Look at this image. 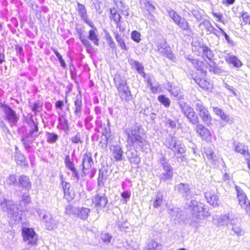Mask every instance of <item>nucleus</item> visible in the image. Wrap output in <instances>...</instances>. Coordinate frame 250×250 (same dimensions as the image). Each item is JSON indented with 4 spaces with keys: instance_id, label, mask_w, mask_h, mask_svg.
<instances>
[{
    "instance_id": "nucleus-1",
    "label": "nucleus",
    "mask_w": 250,
    "mask_h": 250,
    "mask_svg": "<svg viewBox=\"0 0 250 250\" xmlns=\"http://www.w3.org/2000/svg\"><path fill=\"white\" fill-rule=\"evenodd\" d=\"M29 129L21 137V142L25 150L29 152L30 149L34 146V144L38 145L35 141L36 138L41 134L39 131L38 123L35 122L31 119L28 123Z\"/></svg>"
},
{
    "instance_id": "nucleus-2",
    "label": "nucleus",
    "mask_w": 250,
    "mask_h": 250,
    "mask_svg": "<svg viewBox=\"0 0 250 250\" xmlns=\"http://www.w3.org/2000/svg\"><path fill=\"white\" fill-rule=\"evenodd\" d=\"M124 132L127 136L128 143L133 146H139L142 148L147 144V142L142 136L143 129L141 126L135 125L131 128L126 127L124 129Z\"/></svg>"
},
{
    "instance_id": "nucleus-3",
    "label": "nucleus",
    "mask_w": 250,
    "mask_h": 250,
    "mask_svg": "<svg viewBox=\"0 0 250 250\" xmlns=\"http://www.w3.org/2000/svg\"><path fill=\"white\" fill-rule=\"evenodd\" d=\"M114 82L120 97L126 101L130 100L131 99L130 91L125 79L119 74H116L114 76Z\"/></svg>"
},
{
    "instance_id": "nucleus-4",
    "label": "nucleus",
    "mask_w": 250,
    "mask_h": 250,
    "mask_svg": "<svg viewBox=\"0 0 250 250\" xmlns=\"http://www.w3.org/2000/svg\"><path fill=\"white\" fill-rule=\"evenodd\" d=\"M186 204L192 208V214L193 218L201 220L210 216L208 208L203 204L194 200H191L189 203L187 202Z\"/></svg>"
},
{
    "instance_id": "nucleus-5",
    "label": "nucleus",
    "mask_w": 250,
    "mask_h": 250,
    "mask_svg": "<svg viewBox=\"0 0 250 250\" xmlns=\"http://www.w3.org/2000/svg\"><path fill=\"white\" fill-rule=\"evenodd\" d=\"M164 145L172 150L174 154L183 153L185 151V146L179 139L170 134L166 138Z\"/></svg>"
},
{
    "instance_id": "nucleus-6",
    "label": "nucleus",
    "mask_w": 250,
    "mask_h": 250,
    "mask_svg": "<svg viewBox=\"0 0 250 250\" xmlns=\"http://www.w3.org/2000/svg\"><path fill=\"white\" fill-rule=\"evenodd\" d=\"M193 105L196 110L198 112L199 116L202 119L203 122L207 125H210L212 118L208 109L204 105L203 102L199 100H195L193 101Z\"/></svg>"
},
{
    "instance_id": "nucleus-7",
    "label": "nucleus",
    "mask_w": 250,
    "mask_h": 250,
    "mask_svg": "<svg viewBox=\"0 0 250 250\" xmlns=\"http://www.w3.org/2000/svg\"><path fill=\"white\" fill-rule=\"evenodd\" d=\"M0 107L4 114V120L11 126L16 125L19 120V117L16 112L6 104H1Z\"/></svg>"
},
{
    "instance_id": "nucleus-8",
    "label": "nucleus",
    "mask_w": 250,
    "mask_h": 250,
    "mask_svg": "<svg viewBox=\"0 0 250 250\" xmlns=\"http://www.w3.org/2000/svg\"><path fill=\"white\" fill-rule=\"evenodd\" d=\"M237 199L239 205L244 208L250 216V203L243 190L239 186H235Z\"/></svg>"
},
{
    "instance_id": "nucleus-9",
    "label": "nucleus",
    "mask_w": 250,
    "mask_h": 250,
    "mask_svg": "<svg viewBox=\"0 0 250 250\" xmlns=\"http://www.w3.org/2000/svg\"><path fill=\"white\" fill-rule=\"evenodd\" d=\"M23 241L28 245L34 246L37 244L38 235L32 228L24 227L22 229Z\"/></svg>"
},
{
    "instance_id": "nucleus-10",
    "label": "nucleus",
    "mask_w": 250,
    "mask_h": 250,
    "mask_svg": "<svg viewBox=\"0 0 250 250\" xmlns=\"http://www.w3.org/2000/svg\"><path fill=\"white\" fill-rule=\"evenodd\" d=\"M93 165L94 162L91 154L90 153L85 154L83 156L82 164L81 165L83 171L82 176L83 177L86 176L89 173Z\"/></svg>"
},
{
    "instance_id": "nucleus-11",
    "label": "nucleus",
    "mask_w": 250,
    "mask_h": 250,
    "mask_svg": "<svg viewBox=\"0 0 250 250\" xmlns=\"http://www.w3.org/2000/svg\"><path fill=\"white\" fill-rule=\"evenodd\" d=\"M157 48L158 51L163 56L166 57L173 62L175 61L176 58L174 57L171 48L168 46L166 42L163 41L158 43Z\"/></svg>"
},
{
    "instance_id": "nucleus-12",
    "label": "nucleus",
    "mask_w": 250,
    "mask_h": 250,
    "mask_svg": "<svg viewBox=\"0 0 250 250\" xmlns=\"http://www.w3.org/2000/svg\"><path fill=\"white\" fill-rule=\"evenodd\" d=\"M205 197L207 202L213 207H217L220 204L219 195L216 190L209 189L205 192Z\"/></svg>"
},
{
    "instance_id": "nucleus-13",
    "label": "nucleus",
    "mask_w": 250,
    "mask_h": 250,
    "mask_svg": "<svg viewBox=\"0 0 250 250\" xmlns=\"http://www.w3.org/2000/svg\"><path fill=\"white\" fill-rule=\"evenodd\" d=\"M174 189L187 200L191 194V188L188 184L180 183L176 184L174 186Z\"/></svg>"
},
{
    "instance_id": "nucleus-14",
    "label": "nucleus",
    "mask_w": 250,
    "mask_h": 250,
    "mask_svg": "<svg viewBox=\"0 0 250 250\" xmlns=\"http://www.w3.org/2000/svg\"><path fill=\"white\" fill-rule=\"evenodd\" d=\"M92 203L98 209L99 208H104L107 203L108 200L104 194H99L95 195L92 199Z\"/></svg>"
},
{
    "instance_id": "nucleus-15",
    "label": "nucleus",
    "mask_w": 250,
    "mask_h": 250,
    "mask_svg": "<svg viewBox=\"0 0 250 250\" xmlns=\"http://www.w3.org/2000/svg\"><path fill=\"white\" fill-rule=\"evenodd\" d=\"M42 221L44 224L47 229L51 230L56 227L58 222L54 220L50 213H46L43 215Z\"/></svg>"
},
{
    "instance_id": "nucleus-16",
    "label": "nucleus",
    "mask_w": 250,
    "mask_h": 250,
    "mask_svg": "<svg viewBox=\"0 0 250 250\" xmlns=\"http://www.w3.org/2000/svg\"><path fill=\"white\" fill-rule=\"evenodd\" d=\"M77 10L79 15L81 16V19L86 23H87L91 28L94 26L92 21L88 19V15L87 14L86 9L84 5L78 3Z\"/></svg>"
},
{
    "instance_id": "nucleus-17",
    "label": "nucleus",
    "mask_w": 250,
    "mask_h": 250,
    "mask_svg": "<svg viewBox=\"0 0 250 250\" xmlns=\"http://www.w3.org/2000/svg\"><path fill=\"white\" fill-rule=\"evenodd\" d=\"M127 158L129 162L134 165H138L140 162V158L137 154V151L135 149H130L126 152Z\"/></svg>"
},
{
    "instance_id": "nucleus-18",
    "label": "nucleus",
    "mask_w": 250,
    "mask_h": 250,
    "mask_svg": "<svg viewBox=\"0 0 250 250\" xmlns=\"http://www.w3.org/2000/svg\"><path fill=\"white\" fill-rule=\"evenodd\" d=\"M17 185L27 190L31 188V182L29 177L24 175H21L20 177L17 182Z\"/></svg>"
},
{
    "instance_id": "nucleus-19",
    "label": "nucleus",
    "mask_w": 250,
    "mask_h": 250,
    "mask_svg": "<svg viewBox=\"0 0 250 250\" xmlns=\"http://www.w3.org/2000/svg\"><path fill=\"white\" fill-rule=\"evenodd\" d=\"M62 186L64 193V197L68 200L73 198V194L69 191L70 184L63 181L62 175L60 176Z\"/></svg>"
},
{
    "instance_id": "nucleus-20",
    "label": "nucleus",
    "mask_w": 250,
    "mask_h": 250,
    "mask_svg": "<svg viewBox=\"0 0 250 250\" xmlns=\"http://www.w3.org/2000/svg\"><path fill=\"white\" fill-rule=\"evenodd\" d=\"M163 246L162 244L153 240L151 239L147 242L143 250H162Z\"/></svg>"
},
{
    "instance_id": "nucleus-21",
    "label": "nucleus",
    "mask_w": 250,
    "mask_h": 250,
    "mask_svg": "<svg viewBox=\"0 0 250 250\" xmlns=\"http://www.w3.org/2000/svg\"><path fill=\"white\" fill-rule=\"evenodd\" d=\"M163 169L164 171L159 175L160 180L166 182L171 180L173 174V167L166 168Z\"/></svg>"
},
{
    "instance_id": "nucleus-22",
    "label": "nucleus",
    "mask_w": 250,
    "mask_h": 250,
    "mask_svg": "<svg viewBox=\"0 0 250 250\" xmlns=\"http://www.w3.org/2000/svg\"><path fill=\"white\" fill-rule=\"evenodd\" d=\"M108 176V171L106 168H103L99 169L98 179V187H103L104 186V182L107 179Z\"/></svg>"
},
{
    "instance_id": "nucleus-23",
    "label": "nucleus",
    "mask_w": 250,
    "mask_h": 250,
    "mask_svg": "<svg viewBox=\"0 0 250 250\" xmlns=\"http://www.w3.org/2000/svg\"><path fill=\"white\" fill-rule=\"evenodd\" d=\"M225 59L228 63L233 64L235 67H240L242 65V62L235 56L227 54Z\"/></svg>"
},
{
    "instance_id": "nucleus-24",
    "label": "nucleus",
    "mask_w": 250,
    "mask_h": 250,
    "mask_svg": "<svg viewBox=\"0 0 250 250\" xmlns=\"http://www.w3.org/2000/svg\"><path fill=\"white\" fill-rule=\"evenodd\" d=\"M112 156L116 161L123 160V150L119 146H113L111 147Z\"/></svg>"
},
{
    "instance_id": "nucleus-25",
    "label": "nucleus",
    "mask_w": 250,
    "mask_h": 250,
    "mask_svg": "<svg viewBox=\"0 0 250 250\" xmlns=\"http://www.w3.org/2000/svg\"><path fill=\"white\" fill-rule=\"evenodd\" d=\"M235 216L232 213H228L227 215H223L220 216L217 219V223L218 225L223 226L228 225V223L231 224V219H234Z\"/></svg>"
},
{
    "instance_id": "nucleus-26",
    "label": "nucleus",
    "mask_w": 250,
    "mask_h": 250,
    "mask_svg": "<svg viewBox=\"0 0 250 250\" xmlns=\"http://www.w3.org/2000/svg\"><path fill=\"white\" fill-rule=\"evenodd\" d=\"M199 49L202 52V57H206V58L209 61H213V57L214 54L212 51L205 44L199 45Z\"/></svg>"
},
{
    "instance_id": "nucleus-27",
    "label": "nucleus",
    "mask_w": 250,
    "mask_h": 250,
    "mask_svg": "<svg viewBox=\"0 0 250 250\" xmlns=\"http://www.w3.org/2000/svg\"><path fill=\"white\" fill-rule=\"evenodd\" d=\"M178 104L181 112L185 116L194 110L189 104L184 101L179 102Z\"/></svg>"
},
{
    "instance_id": "nucleus-28",
    "label": "nucleus",
    "mask_w": 250,
    "mask_h": 250,
    "mask_svg": "<svg viewBox=\"0 0 250 250\" xmlns=\"http://www.w3.org/2000/svg\"><path fill=\"white\" fill-rule=\"evenodd\" d=\"M239 223V219L235 217L234 219H231V225L232 226L231 230L238 236H241L242 234V230L239 225L237 223Z\"/></svg>"
},
{
    "instance_id": "nucleus-29",
    "label": "nucleus",
    "mask_w": 250,
    "mask_h": 250,
    "mask_svg": "<svg viewBox=\"0 0 250 250\" xmlns=\"http://www.w3.org/2000/svg\"><path fill=\"white\" fill-rule=\"evenodd\" d=\"M129 62L131 65L135 67L139 73L141 74L143 77H145L146 74L144 71V67L141 63L132 59H129Z\"/></svg>"
},
{
    "instance_id": "nucleus-30",
    "label": "nucleus",
    "mask_w": 250,
    "mask_h": 250,
    "mask_svg": "<svg viewBox=\"0 0 250 250\" xmlns=\"http://www.w3.org/2000/svg\"><path fill=\"white\" fill-rule=\"evenodd\" d=\"M90 209L86 208H78L76 216L80 218L81 219L85 220L87 218Z\"/></svg>"
},
{
    "instance_id": "nucleus-31",
    "label": "nucleus",
    "mask_w": 250,
    "mask_h": 250,
    "mask_svg": "<svg viewBox=\"0 0 250 250\" xmlns=\"http://www.w3.org/2000/svg\"><path fill=\"white\" fill-rule=\"evenodd\" d=\"M92 28L94 29L90 30L89 31L88 38L95 45L98 46L99 45V40L96 32L97 29L94 26Z\"/></svg>"
},
{
    "instance_id": "nucleus-32",
    "label": "nucleus",
    "mask_w": 250,
    "mask_h": 250,
    "mask_svg": "<svg viewBox=\"0 0 250 250\" xmlns=\"http://www.w3.org/2000/svg\"><path fill=\"white\" fill-rule=\"evenodd\" d=\"M169 91L173 96L177 97L179 100H181L184 99V96L182 94L181 89L179 87L171 86Z\"/></svg>"
},
{
    "instance_id": "nucleus-33",
    "label": "nucleus",
    "mask_w": 250,
    "mask_h": 250,
    "mask_svg": "<svg viewBox=\"0 0 250 250\" xmlns=\"http://www.w3.org/2000/svg\"><path fill=\"white\" fill-rule=\"evenodd\" d=\"M196 132L201 136L208 137L210 135L209 130L202 124H198L196 126Z\"/></svg>"
},
{
    "instance_id": "nucleus-34",
    "label": "nucleus",
    "mask_w": 250,
    "mask_h": 250,
    "mask_svg": "<svg viewBox=\"0 0 250 250\" xmlns=\"http://www.w3.org/2000/svg\"><path fill=\"white\" fill-rule=\"evenodd\" d=\"M14 158L18 165H27L26 158L21 153V152L16 151L15 153Z\"/></svg>"
},
{
    "instance_id": "nucleus-35",
    "label": "nucleus",
    "mask_w": 250,
    "mask_h": 250,
    "mask_svg": "<svg viewBox=\"0 0 250 250\" xmlns=\"http://www.w3.org/2000/svg\"><path fill=\"white\" fill-rule=\"evenodd\" d=\"M175 23L184 31H190L188 23L184 18L181 17Z\"/></svg>"
},
{
    "instance_id": "nucleus-36",
    "label": "nucleus",
    "mask_w": 250,
    "mask_h": 250,
    "mask_svg": "<svg viewBox=\"0 0 250 250\" xmlns=\"http://www.w3.org/2000/svg\"><path fill=\"white\" fill-rule=\"evenodd\" d=\"M235 150L241 154L245 155H249L248 152V147L245 146L242 143H238L235 146Z\"/></svg>"
},
{
    "instance_id": "nucleus-37",
    "label": "nucleus",
    "mask_w": 250,
    "mask_h": 250,
    "mask_svg": "<svg viewBox=\"0 0 250 250\" xmlns=\"http://www.w3.org/2000/svg\"><path fill=\"white\" fill-rule=\"evenodd\" d=\"M82 108V102L80 98H77L75 101V115L80 118L81 116V111Z\"/></svg>"
},
{
    "instance_id": "nucleus-38",
    "label": "nucleus",
    "mask_w": 250,
    "mask_h": 250,
    "mask_svg": "<svg viewBox=\"0 0 250 250\" xmlns=\"http://www.w3.org/2000/svg\"><path fill=\"white\" fill-rule=\"evenodd\" d=\"M159 163L162 167L163 169L171 167V166L169 163L168 160L165 155L161 154L159 159Z\"/></svg>"
},
{
    "instance_id": "nucleus-39",
    "label": "nucleus",
    "mask_w": 250,
    "mask_h": 250,
    "mask_svg": "<svg viewBox=\"0 0 250 250\" xmlns=\"http://www.w3.org/2000/svg\"><path fill=\"white\" fill-rule=\"evenodd\" d=\"M189 122L193 125H196L199 123V119L193 110L190 113L186 116Z\"/></svg>"
},
{
    "instance_id": "nucleus-40",
    "label": "nucleus",
    "mask_w": 250,
    "mask_h": 250,
    "mask_svg": "<svg viewBox=\"0 0 250 250\" xmlns=\"http://www.w3.org/2000/svg\"><path fill=\"white\" fill-rule=\"evenodd\" d=\"M195 81L202 88L204 89H208L209 88L210 83L207 80L200 78H196L195 79Z\"/></svg>"
},
{
    "instance_id": "nucleus-41",
    "label": "nucleus",
    "mask_w": 250,
    "mask_h": 250,
    "mask_svg": "<svg viewBox=\"0 0 250 250\" xmlns=\"http://www.w3.org/2000/svg\"><path fill=\"white\" fill-rule=\"evenodd\" d=\"M163 203V195L162 193H158L155 197L153 201V206L154 208H159Z\"/></svg>"
},
{
    "instance_id": "nucleus-42",
    "label": "nucleus",
    "mask_w": 250,
    "mask_h": 250,
    "mask_svg": "<svg viewBox=\"0 0 250 250\" xmlns=\"http://www.w3.org/2000/svg\"><path fill=\"white\" fill-rule=\"evenodd\" d=\"M47 141L49 143H55L58 139V136L54 133L47 132L46 133Z\"/></svg>"
},
{
    "instance_id": "nucleus-43",
    "label": "nucleus",
    "mask_w": 250,
    "mask_h": 250,
    "mask_svg": "<svg viewBox=\"0 0 250 250\" xmlns=\"http://www.w3.org/2000/svg\"><path fill=\"white\" fill-rule=\"evenodd\" d=\"M115 39L117 42L120 47L125 50H127L128 48L126 46L124 40L121 38V36L118 34H116Z\"/></svg>"
},
{
    "instance_id": "nucleus-44",
    "label": "nucleus",
    "mask_w": 250,
    "mask_h": 250,
    "mask_svg": "<svg viewBox=\"0 0 250 250\" xmlns=\"http://www.w3.org/2000/svg\"><path fill=\"white\" fill-rule=\"evenodd\" d=\"M167 11L169 16L171 18L175 23H176L180 19L181 17L178 15L173 9H167Z\"/></svg>"
},
{
    "instance_id": "nucleus-45",
    "label": "nucleus",
    "mask_w": 250,
    "mask_h": 250,
    "mask_svg": "<svg viewBox=\"0 0 250 250\" xmlns=\"http://www.w3.org/2000/svg\"><path fill=\"white\" fill-rule=\"evenodd\" d=\"M15 205L14 204L13 201L7 200V208H8L7 212L10 214H15L17 213V210H15Z\"/></svg>"
},
{
    "instance_id": "nucleus-46",
    "label": "nucleus",
    "mask_w": 250,
    "mask_h": 250,
    "mask_svg": "<svg viewBox=\"0 0 250 250\" xmlns=\"http://www.w3.org/2000/svg\"><path fill=\"white\" fill-rule=\"evenodd\" d=\"M159 101L163 104L165 107H168L170 104V100L165 95H160L158 98Z\"/></svg>"
},
{
    "instance_id": "nucleus-47",
    "label": "nucleus",
    "mask_w": 250,
    "mask_h": 250,
    "mask_svg": "<svg viewBox=\"0 0 250 250\" xmlns=\"http://www.w3.org/2000/svg\"><path fill=\"white\" fill-rule=\"evenodd\" d=\"M65 165L66 167L69 169L70 170L72 171L76 169L74 164L72 162L70 161V157L69 155H67L64 160Z\"/></svg>"
},
{
    "instance_id": "nucleus-48",
    "label": "nucleus",
    "mask_w": 250,
    "mask_h": 250,
    "mask_svg": "<svg viewBox=\"0 0 250 250\" xmlns=\"http://www.w3.org/2000/svg\"><path fill=\"white\" fill-rule=\"evenodd\" d=\"M78 208L72 205H68L65 208V213L69 215H74L76 216Z\"/></svg>"
},
{
    "instance_id": "nucleus-49",
    "label": "nucleus",
    "mask_w": 250,
    "mask_h": 250,
    "mask_svg": "<svg viewBox=\"0 0 250 250\" xmlns=\"http://www.w3.org/2000/svg\"><path fill=\"white\" fill-rule=\"evenodd\" d=\"M110 13L112 18L115 23L121 21V16L120 14L117 13V11L114 8L110 9Z\"/></svg>"
},
{
    "instance_id": "nucleus-50",
    "label": "nucleus",
    "mask_w": 250,
    "mask_h": 250,
    "mask_svg": "<svg viewBox=\"0 0 250 250\" xmlns=\"http://www.w3.org/2000/svg\"><path fill=\"white\" fill-rule=\"evenodd\" d=\"M185 153L186 149L185 148V151L183 153L174 154V155L176 156L177 161L179 163H183V164L184 163H186L187 158L186 156Z\"/></svg>"
},
{
    "instance_id": "nucleus-51",
    "label": "nucleus",
    "mask_w": 250,
    "mask_h": 250,
    "mask_svg": "<svg viewBox=\"0 0 250 250\" xmlns=\"http://www.w3.org/2000/svg\"><path fill=\"white\" fill-rule=\"evenodd\" d=\"M193 65L198 70H200L201 72L204 71V63L203 62L196 59L195 61H193Z\"/></svg>"
},
{
    "instance_id": "nucleus-52",
    "label": "nucleus",
    "mask_w": 250,
    "mask_h": 250,
    "mask_svg": "<svg viewBox=\"0 0 250 250\" xmlns=\"http://www.w3.org/2000/svg\"><path fill=\"white\" fill-rule=\"evenodd\" d=\"M205 153L208 159H209L211 161H215L216 156L212 150L210 149H207L205 151Z\"/></svg>"
},
{
    "instance_id": "nucleus-53",
    "label": "nucleus",
    "mask_w": 250,
    "mask_h": 250,
    "mask_svg": "<svg viewBox=\"0 0 250 250\" xmlns=\"http://www.w3.org/2000/svg\"><path fill=\"white\" fill-rule=\"evenodd\" d=\"M129 247L133 250H137L140 246V242L138 240H131L128 243Z\"/></svg>"
},
{
    "instance_id": "nucleus-54",
    "label": "nucleus",
    "mask_w": 250,
    "mask_h": 250,
    "mask_svg": "<svg viewBox=\"0 0 250 250\" xmlns=\"http://www.w3.org/2000/svg\"><path fill=\"white\" fill-rule=\"evenodd\" d=\"M58 121L60 125L63 126V127L68 128V120L63 115H61L59 117L58 119Z\"/></svg>"
},
{
    "instance_id": "nucleus-55",
    "label": "nucleus",
    "mask_w": 250,
    "mask_h": 250,
    "mask_svg": "<svg viewBox=\"0 0 250 250\" xmlns=\"http://www.w3.org/2000/svg\"><path fill=\"white\" fill-rule=\"evenodd\" d=\"M6 183L9 185H13L17 183V179L15 175L11 174L9 176L6 180Z\"/></svg>"
},
{
    "instance_id": "nucleus-56",
    "label": "nucleus",
    "mask_w": 250,
    "mask_h": 250,
    "mask_svg": "<svg viewBox=\"0 0 250 250\" xmlns=\"http://www.w3.org/2000/svg\"><path fill=\"white\" fill-rule=\"evenodd\" d=\"M140 33L137 31H133L131 33V39L136 42H140Z\"/></svg>"
},
{
    "instance_id": "nucleus-57",
    "label": "nucleus",
    "mask_w": 250,
    "mask_h": 250,
    "mask_svg": "<svg viewBox=\"0 0 250 250\" xmlns=\"http://www.w3.org/2000/svg\"><path fill=\"white\" fill-rule=\"evenodd\" d=\"M206 62L207 64V67L208 68L209 71L213 73L215 68L217 66L216 63L213 61H210V62L206 61Z\"/></svg>"
},
{
    "instance_id": "nucleus-58",
    "label": "nucleus",
    "mask_w": 250,
    "mask_h": 250,
    "mask_svg": "<svg viewBox=\"0 0 250 250\" xmlns=\"http://www.w3.org/2000/svg\"><path fill=\"white\" fill-rule=\"evenodd\" d=\"M217 26L218 27V28L220 30L222 35L224 36V37H225V39L226 40V41H227V42L229 44H231V45H233V46L235 44H234V42L229 39V36L228 35V34L222 28L219 27L217 25Z\"/></svg>"
},
{
    "instance_id": "nucleus-59",
    "label": "nucleus",
    "mask_w": 250,
    "mask_h": 250,
    "mask_svg": "<svg viewBox=\"0 0 250 250\" xmlns=\"http://www.w3.org/2000/svg\"><path fill=\"white\" fill-rule=\"evenodd\" d=\"M101 238L104 242L109 243L112 236L107 233H102L101 234Z\"/></svg>"
},
{
    "instance_id": "nucleus-60",
    "label": "nucleus",
    "mask_w": 250,
    "mask_h": 250,
    "mask_svg": "<svg viewBox=\"0 0 250 250\" xmlns=\"http://www.w3.org/2000/svg\"><path fill=\"white\" fill-rule=\"evenodd\" d=\"M79 38H80L81 41L83 43V44L84 46H85L87 47H89L91 46L90 42H89V41H88L85 38V37H84V36H82L81 34H80Z\"/></svg>"
},
{
    "instance_id": "nucleus-61",
    "label": "nucleus",
    "mask_w": 250,
    "mask_h": 250,
    "mask_svg": "<svg viewBox=\"0 0 250 250\" xmlns=\"http://www.w3.org/2000/svg\"><path fill=\"white\" fill-rule=\"evenodd\" d=\"M222 120L225 121L226 123L231 124L233 122V118H230L229 115L225 113L221 118Z\"/></svg>"
},
{
    "instance_id": "nucleus-62",
    "label": "nucleus",
    "mask_w": 250,
    "mask_h": 250,
    "mask_svg": "<svg viewBox=\"0 0 250 250\" xmlns=\"http://www.w3.org/2000/svg\"><path fill=\"white\" fill-rule=\"evenodd\" d=\"M178 210L179 209L177 208H172L169 210V213L172 217H175L179 218L180 217V215H179V213L178 212Z\"/></svg>"
},
{
    "instance_id": "nucleus-63",
    "label": "nucleus",
    "mask_w": 250,
    "mask_h": 250,
    "mask_svg": "<svg viewBox=\"0 0 250 250\" xmlns=\"http://www.w3.org/2000/svg\"><path fill=\"white\" fill-rule=\"evenodd\" d=\"M241 16L243 21L245 22V23H248L250 24V16L248 15V13L244 12L242 14Z\"/></svg>"
},
{
    "instance_id": "nucleus-64",
    "label": "nucleus",
    "mask_w": 250,
    "mask_h": 250,
    "mask_svg": "<svg viewBox=\"0 0 250 250\" xmlns=\"http://www.w3.org/2000/svg\"><path fill=\"white\" fill-rule=\"evenodd\" d=\"M146 10L149 13L154 12L155 11V7L149 1H147L146 4Z\"/></svg>"
}]
</instances>
